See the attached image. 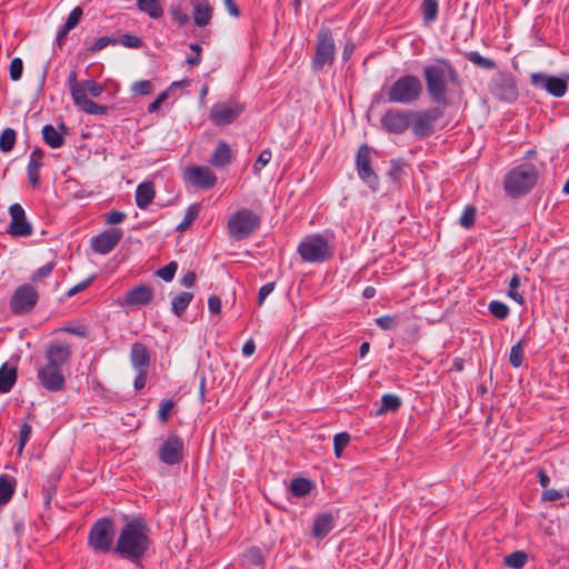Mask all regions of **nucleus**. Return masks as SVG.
I'll return each mask as SVG.
<instances>
[{"mask_svg": "<svg viewBox=\"0 0 569 569\" xmlns=\"http://www.w3.org/2000/svg\"><path fill=\"white\" fill-rule=\"evenodd\" d=\"M150 533V527L143 518L132 517L122 526L113 552L121 559L140 566L152 546Z\"/></svg>", "mask_w": 569, "mask_h": 569, "instance_id": "1", "label": "nucleus"}, {"mask_svg": "<svg viewBox=\"0 0 569 569\" xmlns=\"http://www.w3.org/2000/svg\"><path fill=\"white\" fill-rule=\"evenodd\" d=\"M174 406H176V403L172 399H167L161 402L160 408L158 410V419L162 423L168 422V420L170 418V412Z\"/></svg>", "mask_w": 569, "mask_h": 569, "instance_id": "52", "label": "nucleus"}, {"mask_svg": "<svg viewBox=\"0 0 569 569\" xmlns=\"http://www.w3.org/2000/svg\"><path fill=\"white\" fill-rule=\"evenodd\" d=\"M231 161H232V151H231L230 146L226 141L220 140L217 143V147L213 150L209 162L216 168H224L228 164H230Z\"/></svg>", "mask_w": 569, "mask_h": 569, "instance_id": "27", "label": "nucleus"}, {"mask_svg": "<svg viewBox=\"0 0 569 569\" xmlns=\"http://www.w3.org/2000/svg\"><path fill=\"white\" fill-rule=\"evenodd\" d=\"M528 555L522 550H517L505 557V565L512 569H521L526 566Z\"/></svg>", "mask_w": 569, "mask_h": 569, "instance_id": "37", "label": "nucleus"}, {"mask_svg": "<svg viewBox=\"0 0 569 569\" xmlns=\"http://www.w3.org/2000/svg\"><path fill=\"white\" fill-rule=\"evenodd\" d=\"M177 269L178 263L176 261H171L164 267L158 269L156 274L160 277L163 281L170 282L174 278Z\"/></svg>", "mask_w": 569, "mask_h": 569, "instance_id": "47", "label": "nucleus"}, {"mask_svg": "<svg viewBox=\"0 0 569 569\" xmlns=\"http://www.w3.org/2000/svg\"><path fill=\"white\" fill-rule=\"evenodd\" d=\"M137 7L151 19H160L163 16V8L160 0H137Z\"/></svg>", "mask_w": 569, "mask_h": 569, "instance_id": "31", "label": "nucleus"}, {"mask_svg": "<svg viewBox=\"0 0 569 569\" xmlns=\"http://www.w3.org/2000/svg\"><path fill=\"white\" fill-rule=\"evenodd\" d=\"M83 11L80 7H76L68 16L66 22L63 23L67 27V30H72L77 27L82 18Z\"/></svg>", "mask_w": 569, "mask_h": 569, "instance_id": "58", "label": "nucleus"}, {"mask_svg": "<svg viewBox=\"0 0 569 569\" xmlns=\"http://www.w3.org/2000/svg\"><path fill=\"white\" fill-rule=\"evenodd\" d=\"M131 91L139 96H148L153 91V87L149 80H139L131 86Z\"/></svg>", "mask_w": 569, "mask_h": 569, "instance_id": "56", "label": "nucleus"}, {"mask_svg": "<svg viewBox=\"0 0 569 569\" xmlns=\"http://www.w3.org/2000/svg\"><path fill=\"white\" fill-rule=\"evenodd\" d=\"M56 267V262L54 261H50L48 263H46L44 266L38 268L30 277V280L32 282H38L44 278H48L53 268Z\"/></svg>", "mask_w": 569, "mask_h": 569, "instance_id": "49", "label": "nucleus"}, {"mask_svg": "<svg viewBox=\"0 0 569 569\" xmlns=\"http://www.w3.org/2000/svg\"><path fill=\"white\" fill-rule=\"evenodd\" d=\"M123 237L119 228H110L90 239V248L99 254L110 253Z\"/></svg>", "mask_w": 569, "mask_h": 569, "instance_id": "17", "label": "nucleus"}, {"mask_svg": "<svg viewBox=\"0 0 569 569\" xmlns=\"http://www.w3.org/2000/svg\"><path fill=\"white\" fill-rule=\"evenodd\" d=\"M74 104L79 107L83 112L88 114L102 116L108 112V107L98 104L90 100L86 94H81L79 98L73 100Z\"/></svg>", "mask_w": 569, "mask_h": 569, "instance_id": "30", "label": "nucleus"}, {"mask_svg": "<svg viewBox=\"0 0 569 569\" xmlns=\"http://www.w3.org/2000/svg\"><path fill=\"white\" fill-rule=\"evenodd\" d=\"M520 287V277L515 273L509 281V290L508 297L515 300L517 303L522 306L525 303V298L521 293H519L518 288Z\"/></svg>", "mask_w": 569, "mask_h": 569, "instance_id": "41", "label": "nucleus"}, {"mask_svg": "<svg viewBox=\"0 0 569 569\" xmlns=\"http://www.w3.org/2000/svg\"><path fill=\"white\" fill-rule=\"evenodd\" d=\"M39 295L29 283L19 286L11 296L10 310L13 315H26L37 305Z\"/></svg>", "mask_w": 569, "mask_h": 569, "instance_id": "9", "label": "nucleus"}, {"mask_svg": "<svg viewBox=\"0 0 569 569\" xmlns=\"http://www.w3.org/2000/svg\"><path fill=\"white\" fill-rule=\"evenodd\" d=\"M118 42L121 46H123L126 48H130V49H139L143 46V41L139 37L132 36L130 33L122 34L118 39Z\"/></svg>", "mask_w": 569, "mask_h": 569, "instance_id": "51", "label": "nucleus"}, {"mask_svg": "<svg viewBox=\"0 0 569 569\" xmlns=\"http://www.w3.org/2000/svg\"><path fill=\"white\" fill-rule=\"evenodd\" d=\"M530 82L533 87L546 90L549 94L556 98L563 97L568 90L566 80L545 72L531 73Z\"/></svg>", "mask_w": 569, "mask_h": 569, "instance_id": "14", "label": "nucleus"}, {"mask_svg": "<svg viewBox=\"0 0 569 569\" xmlns=\"http://www.w3.org/2000/svg\"><path fill=\"white\" fill-rule=\"evenodd\" d=\"M193 299V293L183 291L180 292L177 297L172 300V307L171 310L177 317H181L190 302Z\"/></svg>", "mask_w": 569, "mask_h": 569, "instance_id": "34", "label": "nucleus"}, {"mask_svg": "<svg viewBox=\"0 0 569 569\" xmlns=\"http://www.w3.org/2000/svg\"><path fill=\"white\" fill-rule=\"evenodd\" d=\"M193 11L192 19L196 27L203 28L207 27L213 16V8L210 4L209 0H190Z\"/></svg>", "mask_w": 569, "mask_h": 569, "instance_id": "23", "label": "nucleus"}, {"mask_svg": "<svg viewBox=\"0 0 569 569\" xmlns=\"http://www.w3.org/2000/svg\"><path fill=\"white\" fill-rule=\"evenodd\" d=\"M118 43V39L114 37H100L98 38L94 43L89 48L91 52H98L108 46H114Z\"/></svg>", "mask_w": 569, "mask_h": 569, "instance_id": "57", "label": "nucleus"}, {"mask_svg": "<svg viewBox=\"0 0 569 569\" xmlns=\"http://www.w3.org/2000/svg\"><path fill=\"white\" fill-rule=\"evenodd\" d=\"M154 188L151 182H142L138 184L136 190V204L140 209L147 208L154 199Z\"/></svg>", "mask_w": 569, "mask_h": 569, "instance_id": "28", "label": "nucleus"}, {"mask_svg": "<svg viewBox=\"0 0 569 569\" xmlns=\"http://www.w3.org/2000/svg\"><path fill=\"white\" fill-rule=\"evenodd\" d=\"M153 299V289L149 284H139L128 290L123 301L129 306H147Z\"/></svg>", "mask_w": 569, "mask_h": 569, "instance_id": "22", "label": "nucleus"}, {"mask_svg": "<svg viewBox=\"0 0 569 569\" xmlns=\"http://www.w3.org/2000/svg\"><path fill=\"white\" fill-rule=\"evenodd\" d=\"M272 153L269 149H264L258 156L253 163L252 171L254 174H259L260 171L270 162Z\"/></svg>", "mask_w": 569, "mask_h": 569, "instance_id": "50", "label": "nucleus"}, {"mask_svg": "<svg viewBox=\"0 0 569 569\" xmlns=\"http://www.w3.org/2000/svg\"><path fill=\"white\" fill-rule=\"evenodd\" d=\"M247 558L250 560L251 563L259 566L263 563V557L260 552V550L256 547H252L247 552Z\"/></svg>", "mask_w": 569, "mask_h": 569, "instance_id": "64", "label": "nucleus"}, {"mask_svg": "<svg viewBox=\"0 0 569 569\" xmlns=\"http://www.w3.org/2000/svg\"><path fill=\"white\" fill-rule=\"evenodd\" d=\"M183 179L198 189L209 190L217 183L216 173L206 166H188L183 172Z\"/></svg>", "mask_w": 569, "mask_h": 569, "instance_id": "12", "label": "nucleus"}, {"mask_svg": "<svg viewBox=\"0 0 569 569\" xmlns=\"http://www.w3.org/2000/svg\"><path fill=\"white\" fill-rule=\"evenodd\" d=\"M17 140V132L12 128H6L0 134V150L2 152H10Z\"/></svg>", "mask_w": 569, "mask_h": 569, "instance_id": "39", "label": "nucleus"}, {"mask_svg": "<svg viewBox=\"0 0 569 569\" xmlns=\"http://www.w3.org/2000/svg\"><path fill=\"white\" fill-rule=\"evenodd\" d=\"M130 361L136 371H148L150 366V355L143 343L134 342L131 346Z\"/></svg>", "mask_w": 569, "mask_h": 569, "instance_id": "24", "label": "nucleus"}, {"mask_svg": "<svg viewBox=\"0 0 569 569\" xmlns=\"http://www.w3.org/2000/svg\"><path fill=\"white\" fill-rule=\"evenodd\" d=\"M40 385L48 391L58 392L64 389L66 380L61 368L46 365L38 369Z\"/></svg>", "mask_w": 569, "mask_h": 569, "instance_id": "19", "label": "nucleus"}, {"mask_svg": "<svg viewBox=\"0 0 569 569\" xmlns=\"http://www.w3.org/2000/svg\"><path fill=\"white\" fill-rule=\"evenodd\" d=\"M426 89L432 102L447 106L448 86H460L459 73L453 64L443 58L436 59L422 69Z\"/></svg>", "mask_w": 569, "mask_h": 569, "instance_id": "2", "label": "nucleus"}, {"mask_svg": "<svg viewBox=\"0 0 569 569\" xmlns=\"http://www.w3.org/2000/svg\"><path fill=\"white\" fill-rule=\"evenodd\" d=\"M311 489L312 483L306 478H295L290 483L291 493L298 498L308 495Z\"/></svg>", "mask_w": 569, "mask_h": 569, "instance_id": "36", "label": "nucleus"}, {"mask_svg": "<svg viewBox=\"0 0 569 569\" xmlns=\"http://www.w3.org/2000/svg\"><path fill=\"white\" fill-rule=\"evenodd\" d=\"M402 163L400 160H391L388 176L392 181H398L401 177Z\"/></svg>", "mask_w": 569, "mask_h": 569, "instance_id": "62", "label": "nucleus"}, {"mask_svg": "<svg viewBox=\"0 0 569 569\" xmlns=\"http://www.w3.org/2000/svg\"><path fill=\"white\" fill-rule=\"evenodd\" d=\"M488 309L493 317L500 320H503L509 316V307L505 302L498 300L491 301Z\"/></svg>", "mask_w": 569, "mask_h": 569, "instance_id": "43", "label": "nucleus"}, {"mask_svg": "<svg viewBox=\"0 0 569 569\" xmlns=\"http://www.w3.org/2000/svg\"><path fill=\"white\" fill-rule=\"evenodd\" d=\"M68 83H69L71 97L73 100H76V98H79L81 94H83V92L81 90L82 82L78 81L76 71H71L69 73Z\"/></svg>", "mask_w": 569, "mask_h": 569, "instance_id": "53", "label": "nucleus"}, {"mask_svg": "<svg viewBox=\"0 0 569 569\" xmlns=\"http://www.w3.org/2000/svg\"><path fill=\"white\" fill-rule=\"evenodd\" d=\"M81 90L83 94H90L93 98H98L103 92V86L94 80H83Z\"/></svg>", "mask_w": 569, "mask_h": 569, "instance_id": "44", "label": "nucleus"}, {"mask_svg": "<svg viewBox=\"0 0 569 569\" xmlns=\"http://www.w3.org/2000/svg\"><path fill=\"white\" fill-rule=\"evenodd\" d=\"M539 171L532 163L525 162L512 168L505 177L503 188L511 198H519L529 193L536 186Z\"/></svg>", "mask_w": 569, "mask_h": 569, "instance_id": "3", "label": "nucleus"}, {"mask_svg": "<svg viewBox=\"0 0 569 569\" xmlns=\"http://www.w3.org/2000/svg\"><path fill=\"white\" fill-rule=\"evenodd\" d=\"M23 71V62L20 58H13L10 62V78L12 81L20 80Z\"/></svg>", "mask_w": 569, "mask_h": 569, "instance_id": "60", "label": "nucleus"}, {"mask_svg": "<svg viewBox=\"0 0 569 569\" xmlns=\"http://www.w3.org/2000/svg\"><path fill=\"white\" fill-rule=\"evenodd\" d=\"M199 212H200V204H198V203L190 204L186 210L182 221L177 226V230L180 232L186 231L197 219Z\"/></svg>", "mask_w": 569, "mask_h": 569, "instance_id": "38", "label": "nucleus"}, {"mask_svg": "<svg viewBox=\"0 0 569 569\" xmlns=\"http://www.w3.org/2000/svg\"><path fill=\"white\" fill-rule=\"evenodd\" d=\"M68 128L62 122L58 126V129L52 124H46L42 128V138L43 141L53 149L60 148L64 143L63 134L67 133Z\"/></svg>", "mask_w": 569, "mask_h": 569, "instance_id": "25", "label": "nucleus"}, {"mask_svg": "<svg viewBox=\"0 0 569 569\" xmlns=\"http://www.w3.org/2000/svg\"><path fill=\"white\" fill-rule=\"evenodd\" d=\"M509 362L513 368L521 367L523 362V348H522V341H519L510 349L509 355Z\"/></svg>", "mask_w": 569, "mask_h": 569, "instance_id": "45", "label": "nucleus"}, {"mask_svg": "<svg viewBox=\"0 0 569 569\" xmlns=\"http://www.w3.org/2000/svg\"><path fill=\"white\" fill-rule=\"evenodd\" d=\"M421 10H422L423 21L426 23L433 22L438 17V10H439L438 1L437 0H423Z\"/></svg>", "mask_w": 569, "mask_h": 569, "instance_id": "40", "label": "nucleus"}, {"mask_svg": "<svg viewBox=\"0 0 569 569\" xmlns=\"http://www.w3.org/2000/svg\"><path fill=\"white\" fill-rule=\"evenodd\" d=\"M126 217L122 211H110L104 214V221L107 224H119L124 221Z\"/></svg>", "mask_w": 569, "mask_h": 569, "instance_id": "61", "label": "nucleus"}, {"mask_svg": "<svg viewBox=\"0 0 569 569\" xmlns=\"http://www.w3.org/2000/svg\"><path fill=\"white\" fill-rule=\"evenodd\" d=\"M243 110V104L237 101L218 102L212 106L209 119L216 126H227L233 122Z\"/></svg>", "mask_w": 569, "mask_h": 569, "instance_id": "11", "label": "nucleus"}, {"mask_svg": "<svg viewBox=\"0 0 569 569\" xmlns=\"http://www.w3.org/2000/svg\"><path fill=\"white\" fill-rule=\"evenodd\" d=\"M92 280H93V277H89L88 279H86V280H83V281L79 282L78 284L73 286L72 288H70V289L68 290L67 296H68V297H73V296H76L77 293H79V292H81V291L86 290V289L90 286V283L92 282Z\"/></svg>", "mask_w": 569, "mask_h": 569, "instance_id": "63", "label": "nucleus"}, {"mask_svg": "<svg viewBox=\"0 0 569 569\" xmlns=\"http://www.w3.org/2000/svg\"><path fill=\"white\" fill-rule=\"evenodd\" d=\"M183 440L176 433L170 435L159 449V459L168 466L178 465L183 459Z\"/></svg>", "mask_w": 569, "mask_h": 569, "instance_id": "16", "label": "nucleus"}, {"mask_svg": "<svg viewBox=\"0 0 569 569\" xmlns=\"http://www.w3.org/2000/svg\"><path fill=\"white\" fill-rule=\"evenodd\" d=\"M493 94L501 101L513 102L518 98V88L511 76L500 77L493 84Z\"/></svg>", "mask_w": 569, "mask_h": 569, "instance_id": "21", "label": "nucleus"}, {"mask_svg": "<svg viewBox=\"0 0 569 569\" xmlns=\"http://www.w3.org/2000/svg\"><path fill=\"white\" fill-rule=\"evenodd\" d=\"M16 490V480L14 478L8 475L0 476V506L7 505Z\"/></svg>", "mask_w": 569, "mask_h": 569, "instance_id": "32", "label": "nucleus"}, {"mask_svg": "<svg viewBox=\"0 0 569 569\" xmlns=\"http://www.w3.org/2000/svg\"><path fill=\"white\" fill-rule=\"evenodd\" d=\"M350 441V435L348 432H339L333 437V449L335 456L340 458L343 449L348 446Z\"/></svg>", "mask_w": 569, "mask_h": 569, "instance_id": "46", "label": "nucleus"}, {"mask_svg": "<svg viewBox=\"0 0 569 569\" xmlns=\"http://www.w3.org/2000/svg\"><path fill=\"white\" fill-rule=\"evenodd\" d=\"M298 253L306 262H323L331 257L328 240L319 234H309L298 246Z\"/></svg>", "mask_w": 569, "mask_h": 569, "instance_id": "8", "label": "nucleus"}, {"mask_svg": "<svg viewBox=\"0 0 569 569\" xmlns=\"http://www.w3.org/2000/svg\"><path fill=\"white\" fill-rule=\"evenodd\" d=\"M72 350L70 345L52 342L46 350L47 365L61 368L71 359Z\"/></svg>", "mask_w": 569, "mask_h": 569, "instance_id": "20", "label": "nucleus"}, {"mask_svg": "<svg viewBox=\"0 0 569 569\" xmlns=\"http://www.w3.org/2000/svg\"><path fill=\"white\" fill-rule=\"evenodd\" d=\"M170 16L172 20L177 21L180 27L187 24L189 22V16L184 12L180 7L172 6L170 8Z\"/></svg>", "mask_w": 569, "mask_h": 569, "instance_id": "59", "label": "nucleus"}, {"mask_svg": "<svg viewBox=\"0 0 569 569\" xmlns=\"http://www.w3.org/2000/svg\"><path fill=\"white\" fill-rule=\"evenodd\" d=\"M336 58V44L332 36V31L322 27L317 33V43L315 57L311 61L313 71H320L325 66H331Z\"/></svg>", "mask_w": 569, "mask_h": 569, "instance_id": "7", "label": "nucleus"}, {"mask_svg": "<svg viewBox=\"0 0 569 569\" xmlns=\"http://www.w3.org/2000/svg\"><path fill=\"white\" fill-rule=\"evenodd\" d=\"M438 113L435 110H411V129L418 138L430 137L435 132V121Z\"/></svg>", "mask_w": 569, "mask_h": 569, "instance_id": "15", "label": "nucleus"}, {"mask_svg": "<svg viewBox=\"0 0 569 569\" xmlns=\"http://www.w3.org/2000/svg\"><path fill=\"white\" fill-rule=\"evenodd\" d=\"M17 381V369L3 363L0 367V393L9 392Z\"/></svg>", "mask_w": 569, "mask_h": 569, "instance_id": "29", "label": "nucleus"}, {"mask_svg": "<svg viewBox=\"0 0 569 569\" xmlns=\"http://www.w3.org/2000/svg\"><path fill=\"white\" fill-rule=\"evenodd\" d=\"M260 217L252 210L239 209L229 217L228 233L237 241L247 239L260 227Z\"/></svg>", "mask_w": 569, "mask_h": 569, "instance_id": "6", "label": "nucleus"}, {"mask_svg": "<svg viewBox=\"0 0 569 569\" xmlns=\"http://www.w3.org/2000/svg\"><path fill=\"white\" fill-rule=\"evenodd\" d=\"M335 528V517L329 512L318 515L313 520L312 536L323 539Z\"/></svg>", "mask_w": 569, "mask_h": 569, "instance_id": "26", "label": "nucleus"}, {"mask_svg": "<svg viewBox=\"0 0 569 569\" xmlns=\"http://www.w3.org/2000/svg\"><path fill=\"white\" fill-rule=\"evenodd\" d=\"M381 128L392 134L405 133L411 124V110L388 109L380 119Z\"/></svg>", "mask_w": 569, "mask_h": 569, "instance_id": "10", "label": "nucleus"}, {"mask_svg": "<svg viewBox=\"0 0 569 569\" xmlns=\"http://www.w3.org/2000/svg\"><path fill=\"white\" fill-rule=\"evenodd\" d=\"M114 523L112 519L103 517L98 519L90 528L88 547L96 553L107 555L113 551Z\"/></svg>", "mask_w": 569, "mask_h": 569, "instance_id": "5", "label": "nucleus"}, {"mask_svg": "<svg viewBox=\"0 0 569 569\" xmlns=\"http://www.w3.org/2000/svg\"><path fill=\"white\" fill-rule=\"evenodd\" d=\"M475 220H476V208L472 206L466 207L460 219H459L460 226L466 229H469L475 224Z\"/></svg>", "mask_w": 569, "mask_h": 569, "instance_id": "48", "label": "nucleus"}, {"mask_svg": "<svg viewBox=\"0 0 569 569\" xmlns=\"http://www.w3.org/2000/svg\"><path fill=\"white\" fill-rule=\"evenodd\" d=\"M376 323L382 330H393L398 325V317L385 315L377 318Z\"/></svg>", "mask_w": 569, "mask_h": 569, "instance_id": "54", "label": "nucleus"}, {"mask_svg": "<svg viewBox=\"0 0 569 569\" xmlns=\"http://www.w3.org/2000/svg\"><path fill=\"white\" fill-rule=\"evenodd\" d=\"M465 57L468 61L486 70H492L497 67L496 62L492 59L482 57L478 51L466 52Z\"/></svg>", "mask_w": 569, "mask_h": 569, "instance_id": "35", "label": "nucleus"}, {"mask_svg": "<svg viewBox=\"0 0 569 569\" xmlns=\"http://www.w3.org/2000/svg\"><path fill=\"white\" fill-rule=\"evenodd\" d=\"M385 92L390 103L411 104L420 99L422 82L413 74L401 76Z\"/></svg>", "mask_w": 569, "mask_h": 569, "instance_id": "4", "label": "nucleus"}, {"mask_svg": "<svg viewBox=\"0 0 569 569\" xmlns=\"http://www.w3.org/2000/svg\"><path fill=\"white\" fill-rule=\"evenodd\" d=\"M42 167L41 162H36V160H29L27 167L28 180L32 187H38L40 183V168Z\"/></svg>", "mask_w": 569, "mask_h": 569, "instance_id": "42", "label": "nucleus"}, {"mask_svg": "<svg viewBox=\"0 0 569 569\" xmlns=\"http://www.w3.org/2000/svg\"><path fill=\"white\" fill-rule=\"evenodd\" d=\"M356 169L359 178L372 189H376L379 179L371 166V149L367 144L359 147L356 156Z\"/></svg>", "mask_w": 569, "mask_h": 569, "instance_id": "13", "label": "nucleus"}, {"mask_svg": "<svg viewBox=\"0 0 569 569\" xmlns=\"http://www.w3.org/2000/svg\"><path fill=\"white\" fill-rule=\"evenodd\" d=\"M10 223L8 233L12 237H29L32 234V226L26 218L24 209L20 203H13L9 207Z\"/></svg>", "mask_w": 569, "mask_h": 569, "instance_id": "18", "label": "nucleus"}, {"mask_svg": "<svg viewBox=\"0 0 569 569\" xmlns=\"http://www.w3.org/2000/svg\"><path fill=\"white\" fill-rule=\"evenodd\" d=\"M32 433V428L28 422H24L20 427L19 431V441H18V452L21 453L23 451V448L26 447L27 442L30 439V436Z\"/></svg>", "mask_w": 569, "mask_h": 569, "instance_id": "55", "label": "nucleus"}, {"mask_svg": "<svg viewBox=\"0 0 569 569\" xmlns=\"http://www.w3.org/2000/svg\"><path fill=\"white\" fill-rule=\"evenodd\" d=\"M401 407V399L392 393L383 395L381 406L377 409L376 416H381L389 411H397Z\"/></svg>", "mask_w": 569, "mask_h": 569, "instance_id": "33", "label": "nucleus"}]
</instances>
